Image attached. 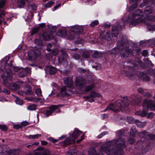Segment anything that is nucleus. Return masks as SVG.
Returning <instances> with one entry per match:
<instances>
[{"instance_id": "nucleus-32", "label": "nucleus", "mask_w": 155, "mask_h": 155, "mask_svg": "<svg viewBox=\"0 0 155 155\" xmlns=\"http://www.w3.org/2000/svg\"><path fill=\"white\" fill-rule=\"evenodd\" d=\"M102 56V54L100 52L98 51H95L92 54V56L94 58H99Z\"/></svg>"}, {"instance_id": "nucleus-56", "label": "nucleus", "mask_w": 155, "mask_h": 155, "mask_svg": "<svg viewBox=\"0 0 155 155\" xmlns=\"http://www.w3.org/2000/svg\"><path fill=\"white\" fill-rule=\"evenodd\" d=\"M52 48V45L49 43L47 45V50L48 51H51V48Z\"/></svg>"}, {"instance_id": "nucleus-5", "label": "nucleus", "mask_w": 155, "mask_h": 155, "mask_svg": "<svg viewBox=\"0 0 155 155\" xmlns=\"http://www.w3.org/2000/svg\"><path fill=\"white\" fill-rule=\"evenodd\" d=\"M64 80L65 84L67 86L68 88L65 86L62 87L61 88V94L62 96H68L72 93V91L69 88L72 87L73 81L71 78H64Z\"/></svg>"}, {"instance_id": "nucleus-23", "label": "nucleus", "mask_w": 155, "mask_h": 155, "mask_svg": "<svg viewBox=\"0 0 155 155\" xmlns=\"http://www.w3.org/2000/svg\"><path fill=\"white\" fill-rule=\"evenodd\" d=\"M147 122L146 121L141 122L137 120H135V124L139 128L143 127L147 124Z\"/></svg>"}, {"instance_id": "nucleus-51", "label": "nucleus", "mask_w": 155, "mask_h": 155, "mask_svg": "<svg viewBox=\"0 0 155 155\" xmlns=\"http://www.w3.org/2000/svg\"><path fill=\"white\" fill-rule=\"evenodd\" d=\"M6 0H0V8H2L4 5Z\"/></svg>"}, {"instance_id": "nucleus-47", "label": "nucleus", "mask_w": 155, "mask_h": 155, "mask_svg": "<svg viewBox=\"0 0 155 155\" xmlns=\"http://www.w3.org/2000/svg\"><path fill=\"white\" fill-rule=\"evenodd\" d=\"M134 139L133 138H130L127 140V144H133L134 142Z\"/></svg>"}, {"instance_id": "nucleus-41", "label": "nucleus", "mask_w": 155, "mask_h": 155, "mask_svg": "<svg viewBox=\"0 0 155 155\" xmlns=\"http://www.w3.org/2000/svg\"><path fill=\"white\" fill-rule=\"evenodd\" d=\"M15 102L16 104L19 105H21L23 104V101L18 97H17L16 99L15 100Z\"/></svg>"}, {"instance_id": "nucleus-36", "label": "nucleus", "mask_w": 155, "mask_h": 155, "mask_svg": "<svg viewBox=\"0 0 155 155\" xmlns=\"http://www.w3.org/2000/svg\"><path fill=\"white\" fill-rule=\"evenodd\" d=\"M138 4L137 3H135L133 5L130 6L128 10L130 12H132L134 9L136 8L138 5Z\"/></svg>"}, {"instance_id": "nucleus-22", "label": "nucleus", "mask_w": 155, "mask_h": 155, "mask_svg": "<svg viewBox=\"0 0 155 155\" xmlns=\"http://www.w3.org/2000/svg\"><path fill=\"white\" fill-rule=\"evenodd\" d=\"M121 29V27L119 26H113L112 28V32L114 36L116 37L117 36L119 31Z\"/></svg>"}, {"instance_id": "nucleus-3", "label": "nucleus", "mask_w": 155, "mask_h": 155, "mask_svg": "<svg viewBox=\"0 0 155 155\" xmlns=\"http://www.w3.org/2000/svg\"><path fill=\"white\" fill-rule=\"evenodd\" d=\"M143 111H137L135 113V114L137 115L140 116L142 117L146 116V111L148 109L151 110H155V104H153V102L151 101H148L145 99L143 101Z\"/></svg>"}, {"instance_id": "nucleus-53", "label": "nucleus", "mask_w": 155, "mask_h": 155, "mask_svg": "<svg viewBox=\"0 0 155 155\" xmlns=\"http://www.w3.org/2000/svg\"><path fill=\"white\" fill-rule=\"evenodd\" d=\"M26 94L29 95L31 94L32 93L31 88L29 87L28 90H27L25 92Z\"/></svg>"}, {"instance_id": "nucleus-55", "label": "nucleus", "mask_w": 155, "mask_h": 155, "mask_svg": "<svg viewBox=\"0 0 155 155\" xmlns=\"http://www.w3.org/2000/svg\"><path fill=\"white\" fill-rule=\"evenodd\" d=\"M13 127L14 128L16 129H18L19 128H21V125L18 124H15L13 126Z\"/></svg>"}, {"instance_id": "nucleus-14", "label": "nucleus", "mask_w": 155, "mask_h": 155, "mask_svg": "<svg viewBox=\"0 0 155 155\" xmlns=\"http://www.w3.org/2000/svg\"><path fill=\"white\" fill-rule=\"evenodd\" d=\"M23 83V82H18L16 83H12L9 84L8 88L13 90H17L20 89V84Z\"/></svg>"}, {"instance_id": "nucleus-37", "label": "nucleus", "mask_w": 155, "mask_h": 155, "mask_svg": "<svg viewBox=\"0 0 155 155\" xmlns=\"http://www.w3.org/2000/svg\"><path fill=\"white\" fill-rule=\"evenodd\" d=\"M35 93L38 97H41L42 96V91L40 88H36L35 91Z\"/></svg>"}, {"instance_id": "nucleus-49", "label": "nucleus", "mask_w": 155, "mask_h": 155, "mask_svg": "<svg viewBox=\"0 0 155 155\" xmlns=\"http://www.w3.org/2000/svg\"><path fill=\"white\" fill-rule=\"evenodd\" d=\"M0 129L6 131L7 129V127L5 125L0 124Z\"/></svg>"}, {"instance_id": "nucleus-64", "label": "nucleus", "mask_w": 155, "mask_h": 155, "mask_svg": "<svg viewBox=\"0 0 155 155\" xmlns=\"http://www.w3.org/2000/svg\"><path fill=\"white\" fill-rule=\"evenodd\" d=\"M73 57L75 59H78L80 58V56L79 54H75L74 55Z\"/></svg>"}, {"instance_id": "nucleus-9", "label": "nucleus", "mask_w": 155, "mask_h": 155, "mask_svg": "<svg viewBox=\"0 0 155 155\" xmlns=\"http://www.w3.org/2000/svg\"><path fill=\"white\" fill-rule=\"evenodd\" d=\"M76 85L80 88L83 90L85 85V81L82 77H77L75 81Z\"/></svg>"}, {"instance_id": "nucleus-42", "label": "nucleus", "mask_w": 155, "mask_h": 155, "mask_svg": "<svg viewBox=\"0 0 155 155\" xmlns=\"http://www.w3.org/2000/svg\"><path fill=\"white\" fill-rule=\"evenodd\" d=\"M90 56V53L88 52H85L82 54V56L84 58H88Z\"/></svg>"}, {"instance_id": "nucleus-28", "label": "nucleus", "mask_w": 155, "mask_h": 155, "mask_svg": "<svg viewBox=\"0 0 155 155\" xmlns=\"http://www.w3.org/2000/svg\"><path fill=\"white\" fill-rule=\"evenodd\" d=\"M152 10L151 7H147L146 8L144 12V13L147 16L152 13Z\"/></svg>"}, {"instance_id": "nucleus-19", "label": "nucleus", "mask_w": 155, "mask_h": 155, "mask_svg": "<svg viewBox=\"0 0 155 155\" xmlns=\"http://www.w3.org/2000/svg\"><path fill=\"white\" fill-rule=\"evenodd\" d=\"M137 74L139 77H140L141 79L145 81H148L149 80V77L145 73L143 72H138Z\"/></svg>"}, {"instance_id": "nucleus-50", "label": "nucleus", "mask_w": 155, "mask_h": 155, "mask_svg": "<svg viewBox=\"0 0 155 155\" xmlns=\"http://www.w3.org/2000/svg\"><path fill=\"white\" fill-rule=\"evenodd\" d=\"M117 135L118 137H120L123 135L124 131L123 130H119L117 132Z\"/></svg>"}, {"instance_id": "nucleus-17", "label": "nucleus", "mask_w": 155, "mask_h": 155, "mask_svg": "<svg viewBox=\"0 0 155 155\" xmlns=\"http://www.w3.org/2000/svg\"><path fill=\"white\" fill-rule=\"evenodd\" d=\"M71 31L74 33H80L83 31L82 27L80 26H75L71 28Z\"/></svg>"}, {"instance_id": "nucleus-31", "label": "nucleus", "mask_w": 155, "mask_h": 155, "mask_svg": "<svg viewBox=\"0 0 155 155\" xmlns=\"http://www.w3.org/2000/svg\"><path fill=\"white\" fill-rule=\"evenodd\" d=\"M74 141H72V137H71L70 136L69 138H67L65 140H64V143L66 144H70L72 142H74Z\"/></svg>"}, {"instance_id": "nucleus-12", "label": "nucleus", "mask_w": 155, "mask_h": 155, "mask_svg": "<svg viewBox=\"0 0 155 155\" xmlns=\"http://www.w3.org/2000/svg\"><path fill=\"white\" fill-rule=\"evenodd\" d=\"M100 37L102 38H104L106 40L110 41L112 37L110 31L105 30L104 32H102L100 33Z\"/></svg>"}, {"instance_id": "nucleus-52", "label": "nucleus", "mask_w": 155, "mask_h": 155, "mask_svg": "<svg viewBox=\"0 0 155 155\" xmlns=\"http://www.w3.org/2000/svg\"><path fill=\"white\" fill-rule=\"evenodd\" d=\"M146 131H143L140 132L139 134V135L141 137H144L146 135Z\"/></svg>"}, {"instance_id": "nucleus-33", "label": "nucleus", "mask_w": 155, "mask_h": 155, "mask_svg": "<svg viewBox=\"0 0 155 155\" xmlns=\"http://www.w3.org/2000/svg\"><path fill=\"white\" fill-rule=\"evenodd\" d=\"M137 132V130L135 126H133L130 130V134L132 136H134Z\"/></svg>"}, {"instance_id": "nucleus-11", "label": "nucleus", "mask_w": 155, "mask_h": 155, "mask_svg": "<svg viewBox=\"0 0 155 155\" xmlns=\"http://www.w3.org/2000/svg\"><path fill=\"white\" fill-rule=\"evenodd\" d=\"M96 97H101V95L94 91H91L90 95L84 97L87 99L88 101L90 102H93L94 101V98Z\"/></svg>"}, {"instance_id": "nucleus-39", "label": "nucleus", "mask_w": 155, "mask_h": 155, "mask_svg": "<svg viewBox=\"0 0 155 155\" xmlns=\"http://www.w3.org/2000/svg\"><path fill=\"white\" fill-rule=\"evenodd\" d=\"M127 122L129 123H135V120L131 117H128L127 118Z\"/></svg>"}, {"instance_id": "nucleus-6", "label": "nucleus", "mask_w": 155, "mask_h": 155, "mask_svg": "<svg viewBox=\"0 0 155 155\" xmlns=\"http://www.w3.org/2000/svg\"><path fill=\"white\" fill-rule=\"evenodd\" d=\"M19 150H18L14 149L10 150L9 147L6 145H3L0 146V153L3 152V153H5V155H17L19 152Z\"/></svg>"}, {"instance_id": "nucleus-57", "label": "nucleus", "mask_w": 155, "mask_h": 155, "mask_svg": "<svg viewBox=\"0 0 155 155\" xmlns=\"http://www.w3.org/2000/svg\"><path fill=\"white\" fill-rule=\"evenodd\" d=\"M52 54L54 55H56L58 54V50L57 49L53 50L52 52Z\"/></svg>"}, {"instance_id": "nucleus-29", "label": "nucleus", "mask_w": 155, "mask_h": 155, "mask_svg": "<svg viewBox=\"0 0 155 155\" xmlns=\"http://www.w3.org/2000/svg\"><path fill=\"white\" fill-rule=\"evenodd\" d=\"M57 110L58 111L60 112V110L58 109V107L57 105H53L49 107V110L52 113H53L54 110Z\"/></svg>"}, {"instance_id": "nucleus-18", "label": "nucleus", "mask_w": 155, "mask_h": 155, "mask_svg": "<svg viewBox=\"0 0 155 155\" xmlns=\"http://www.w3.org/2000/svg\"><path fill=\"white\" fill-rule=\"evenodd\" d=\"M45 71L47 73H49L51 74H54L56 71V68L51 66L46 67L45 69Z\"/></svg>"}, {"instance_id": "nucleus-54", "label": "nucleus", "mask_w": 155, "mask_h": 155, "mask_svg": "<svg viewBox=\"0 0 155 155\" xmlns=\"http://www.w3.org/2000/svg\"><path fill=\"white\" fill-rule=\"evenodd\" d=\"M29 8H31L33 10H35L36 8V6L34 4H31L29 6Z\"/></svg>"}, {"instance_id": "nucleus-21", "label": "nucleus", "mask_w": 155, "mask_h": 155, "mask_svg": "<svg viewBox=\"0 0 155 155\" xmlns=\"http://www.w3.org/2000/svg\"><path fill=\"white\" fill-rule=\"evenodd\" d=\"M137 91L139 93L143 94L144 96L146 97H151L152 95L150 93L147 91L146 90H143L141 88H138Z\"/></svg>"}, {"instance_id": "nucleus-7", "label": "nucleus", "mask_w": 155, "mask_h": 155, "mask_svg": "<svg viewBox=\"0 0 155 155\" xmlns=\"http://www.w3.org/2000/svg\"><path fill=\"white\" fill-rule=\"evenodd\" d=\"M41 54L40 51L38 50L35 51L31 50L28 53V57L29 60L33 61L35 60L37 57L40 55Z\"/></svg>"}, {"instance_id": "nucleus-34", "label": "nucleus", "mask_w": 155, "mask_h": 155, "mask_svg": "<svg viewBox=\"0 0 155 155\" xmlns=\"http://www.w3.org/2000/svg\"><path fill=\"white\" fill-rule=\"evenodd\" d=\"M37 106L35 104H31L28 106L27 107V109L29 110H36Z\"/></svg>"}, {"instance_id": "nucleus-15", "label": "nucleus", "mask_w": 155, "mask_h": 155, "mask_svg": "<svg viewBox=\"0 0 155 155\" xmlns=\"http://www.w3.org/2000/svg\"><path fill=\"white\" fill-rule=\"evenodd\" d=\"M68 59V54L65 52H63L61 55L58 59L59 62L61 64L66 63Z\"/></svg>"}, {"instance_id": "nucleus-26", "label": "nucleus", "mask_w": 155, "mask_h": 155, "mask_svg": "<svg viewBox=\"0 0 155 155\" xmlns=\"http://www.w3.org/2000/svg\"><path fill=\"white\" fill-rule=\"evenodd\" d=\"M94 87V85L93 84L88 85L86 86L85 85L83 90L85 91H88L92 89Z\"/></svg>"}, {"instance_id": "nucleus-13", "label": "nucleus", "mask_w": 155, "mask_h": 155, "mask_svg": "<svg viewBox=\"0 0 155 155\" xmlns=\"http://www.w3.org/2000/svg\"><path fill=\"white\" fill-rule=\"evenodd\" d=\"M34 154L35 155H49L50 152L48 150H44L43 148L39 147L35 151Z\"/></svg>"}, {"instance_id": "nucleus-60", "label": "nucleus", "mask_w": 155, "mask_h": 155, "mask_svg": "<svg viewBox=\"0 0 155 155\" xmlns=\"http://www.w3.org/2000/svg\"><path fill=\"white\" fill-rule=\"evenodd\" d=\"M48 140L52 142L53 143H55L56 142H57L58 141V140L54 139L53 138L51 137L49 138L48 139Z\"/></svg>"}, {"instance_id": "nucleus-63", "label": "nucleus", "mask_w": 155, "mask_h": 155, "mask_svg": "<svg viewBox=\"0 0 155 155\" xmlns=\"http://www.w3.org/2000/svg\"><path fill=\"white\" fill-rule=\"evenodd\" d=\"M5 13L4 11H2L0 13V18H3V17L5 15Z\"/></svg>"}, {"instance_id": "nucleus-58", "label": "nucleus", "mask_w": 155, "mask_h": 155, "mask_svg": "<svg viewBox=\"0 0 155 155\" xmlns=\"http://www.w3.org/2000/svg\"><path fill=\"white\" fill-rule=\"evenodd\" d=\"M18 94L21 95H24L26 94L25 92L22 90H20L18 91Z\"/></svg>"}, {"instance_id": "nucleus-46", "label": "nucleus", "mask_w": 155, "mask_h": 155, "mask_svg": "<svg viewBox=\"0 0 155 155\" xmlns=\"http://www.w3.org/2000/svg\"><path fill=\"white\" fill-rule=\"evenodd\" d=\"M2 78L3 79V83H4L5 85H6V86H8V87L9 86V84H8V80L5 78V76H2Z\"/></svg>"}, {"instance_id": "nucleus-4", "label": "nucleus", "mask_w": 155, "mask_h": 155, "mask_svg": "<svg viewBox=\"0 0 155 155\" xmlns=\"http://www.w3.org/2000/svg\"><path fill=\"white\" fill-rule=\"evenodd\" d=\"M143 14V12L140 10H137L134 12L131 18L129 16L127 22L129 24L130 26L131 25L135 26L140 22H143V20L142 18H136L137 16H142Z\"/></svg>"}, {"instance_id": "nucleus-48", "label": "nucleus", "mask_w": 155, "mask_h": 155, "mask_svg": "<svg viewBox=\"0 0 155 155\" xmlns=\"http://www.w3.org/2000/svg\"><path fill=\"white\" fill-rule=\"evenodd\" d=\"M54 3L52 1H49L45 5V7L47 8L50 7Z\"/></svg>"}, {"instance_id": "nucleus-40", "label": "nucleus", "mask_w": 155, "mask_h": 155, "mask_svg": "<svg viewBox=\"0 0 155 155\" xmlns=\"http://www.w3.org/2000/svg\"><path fill=\"white\" fill-rule=\"evenodd\" d=\"M34 43L39 46H42V41L38 39H35L34 40Z\"/></svg>"}, {"instance_id": "nucleus-59", "label": "nucleus", "mask_w": 155, "mask_h": 155, "mask_svg": "<svg viewBox=\"0 0 155 155\" xmlns=\"http://www.w3.org/2000/svg\"><path fill=\"white\" fill-rule=\"evenodd\" d=\"M117 52V48H113L111 52V54H116Z\"/></svg>"}, {"instance_id": "nucleus-8", "label": "nucleus", "mask_w": 155, "mask_h": 155, "mask_svg": "<svg viewBox=\"0 0 155 155\" xmlns=\"http://www.w3.org/2000/svg\"><path fill=\"white\" fill-rule=\"evenodd\" d=\"M154 17L152 15H147L146 18L143 20V21L147 25V28L150 31L155 30V25H148L147 23L149 21H153L154 19Z\"/></svg>"}, {"instance_id": "nucleus-2", "label": "nucleus", "mask_w": 155, "mask_h": 155, "mask_svg": "<svg viewBox=\"0 0 155 155\" xmlns=\"http://www.w3.org/2000/svg\"><path fill=\"white\" fill-rule=\"evenodd\" d=\"M141 100V97L137 94H134L129 97H124L114 103L110 104L104 111L110 110L115 112H118L120 110H123L125 107L127 106L130 104V101L133 104H136L140 103Z\"/></svg>"}, {"instance_id": "nucleus-30", "label": "nucleus", "mask_w": 155, "mask_h": 155, "mask_svg": "<svg viewBox=\"0 0 155 155\" xmlns=\"http://www.w3.org/2000/svg\"><path fill=\"white\" fill-rule=\"evenodd\" d=\"M26 75V70L25 69H23L21 71H20L18 74V76L22 78L25 77Z\"/></svg>"}, {"instance_id": "nucleus-25", "label": "nucleus", "mask_w": 155, "mask_h": 155, "mask_svg": "<svg viewBox=\"0 0 155 155\" xmlns=\"http://www.w3.org/2000/svg\"><path fill=\"white\" fill-rule=\"evenodd\" d=\"M57 35L61 37H64L66 36L67 32L65 30H60L57 32Z\"/></svg>"}, {"instance_id": "nucleus-44", "label": "nucleus", "mask_w": 155, "mask_h": 155, "mask_svg": "<svg viewBox=\"0 0 155 155\" xmlns=\"http://www.w3.org/2000/svg\"><path fill=\"white\" fill-rule=\"evenodd\" d=\"M7 77L10 80H12V74L11 71L7 72Z\"/></svg>"}, {"instance_id": "nucleus-45", "label": "nucleus", "mask_w": 155, "mask_h": 155, "mask_svg": "<svg viewBox=\"0 0 155 155\" xmlns=\"http://www.w3.org/2000/svg\"><path fill=\"white\" fill-rule=\"evenodd\" d=\"M154 116V114L152 112H150L147 114H146V115L147 117L148 118H151L153 117Z\"/></svg>"}, {"instance_id": "nucleus-43", "label": "nucleus", "mask_w": 155, "mask_h": 155, "mask_svg": "<svg viewBox=\"0 0 155 155\" xmlns=\"http://www.w3.org/2000/svg\"><path fill=\"white\" fill-rule=\"evenodd\" d=\"M98 23V21L97 20H95L91 23L90 26L92 27H94L95 26L97 25Z\"/></svg>"}, {"instance_id": "nucleus-62", "label": "nucleus", "mask_w": 155, "mask_h": 155, "mask_svg": "<svg viewBox=\"0 0 155 155\" xmlns=\"http://www.w3.org/2000/svg\"><path fill=\"white\" fill-rule=\"evenodd\" d=\"M148 54V51L146 50H144L142 51V54L143 56H146Z\"/></svg>"}, {"instance_id": "nucleus-61", "label": "nucleus", "mask_w": 155, "mask_h": 155, "mask_svg": "<svg viewBox=\"0 0 155 155\" xmlns=\"http://www.w3.org/2000/svg\"><path fill=\"white\" fill-rule=\"evenodd\" d=\"M29 123L27 121H23L21 123V127H22V126L24 127L27 125Z\"/></svg>"}, {"instance_id": "nucleus-20", "label": "nucleus", "mask_w": 155, "mask_h": 155, "mask_svg": "<svg viewBox=\"0 0 155 155\" xmlns=\"http://www.w3.org/2000/svg\"><path fill=\"white\" fill-rule=\"evenodd\" d=\"M43 39L46 41H49L53 38L51 32H44L42 35Z\"/></svg>"}, {"instance_id": "nucleus-16", "label": "nucleus", "mask_w": 155, "mask_h": 155, "mask_svg": "<svg viewBox=\"0 0 155 155\" xmlns=\"http://www.w3.org/2000/svg\"><path fill=\"white\" fill-rule=\"evenodd\" d=\"M82 133V131L78 130V129H75L73 133L71 135H70V137H72L73 141H74Z\"/></svg>"}, {"instance_id": "nucleus-10", "label": "nucleus", "mask_w": 155, "mask_h": 155, "mask_svg": "<svg viewBox=\"0 0 155 155\" xmlns=\"http://www.w3.org/2000/svg\"><path fill=\"white\" fill-rule=\"evenodd\" d=\"M132 50L130 49L128 47L124 48L120 52V56L124 58H127L129 57V54H131Z\"/></svg>"}, {"instance_id": "nucleus-1", "label": "nucleus", "mask_w": 155, "mask_h": 155, "mask_svg": "<svg viewBox=\"0 0 155 155\" xmlns=\"http://www.w3.org/2000/svg\"><path fill=\"white\" fill-rule=\"evenodd\" d=\"M125 147V141L124 138L113 140L102 145L99 153H96L94 148H91L88 151V155H103V153L114 155H123L122 149Z\"/></svg>"}, {"instance_id": "nucleus-38", "label": "nucleus", "mask_w": 155, "mask_h": 155, "mask_svg": "<svg viewBox=\"0 0 155 155\" xmlns=\"http://www.w3.org/2000/svg\"><path fill=\"white\" fill-rule=\"evenodd\" d=\"M25 0H19L18 2V7L20 8H21L25 5Z\"/></svg>"}, {"instance_id": "nucleus-35", "label": "nucleus", "mask_w": 155, "mask_h": 155, "mask_svg": "<svg viewBox=\"0 0 155 155\" xmlns=\"http://www.w3.org/2000/svg\"><path fill=\"white\" fill-rule=\"evenodd\" d=\"M41 98L37 97H30L28 98L29 101L34 102H37L41 100Z\"/></svg>"}, {"instance_id": "nucleus-24", "label": "nucleus", "mask_w": 155, "mask_h": 155, "mask_svg": "<svg viewBox=\"0 0 155 155\" xmlns=\"http://www.w3.org/2000/svg\"><path fill=\"white\" fill-rule=\"evenodd\" d=\"M136 62L138 63L139 65L142 67H143L144 66V64L138 58H136L135 60V62L132 63V67L134 66L136 67L137 66V64Z\"/></svg>"}, {"instance_id": "nucleus-27", "label": "nucleus", "mask_w": 155, "mask_h": 155, "mask_svg": "<svg viewBox=\"0 0 155 155\" xmlns=\"http://www.w3.org/2000/svg\"><path fill=\"white\" fill-rule=\"evenodd\" d=\"M77 150L73 148L70 150L66 153V155H76Z\"/></svg>"}]
</instances>
